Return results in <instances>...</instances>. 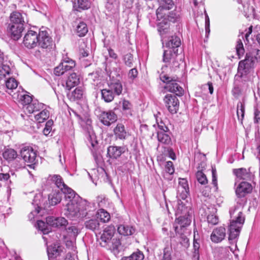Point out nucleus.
Masks as SVG:
<instances>
[{
    "mask_svg": "<svg viewBox=\"0 0 260 260\" xmlns=\"http://www.w3.org/2000/svg\"><path fill=\"white\" fill-rule=\"evenodd\" d=\"M236 49L237 54L240 56L243 55L244 52L243 45L241 39H239L237 42Z\"/></svg>",
    "mask_w": 260,
    "mask_h": 260,
    "instance_id": "57",
    "label": "nucleus"
},
{
    "mask_svg": "<svg viewBox=\"0 0 260 260\" xmlns=\"http://www.w3.org/2000/svg\"><path fill=\"white\" fill-rule=\"evenodd\" d=\"M249 53L252 54L255 60L260 61V50L254 49Z\"/></svg>",
    "mask_w": 260,
    "mask_h": 260,
    "instance_id": "63",
    "label": "nucleus"
},
{
    "mask_svg": "<svg viewBox=\"0 0 260 260\" xmlns=\"http://www.w3.org/2000/svg\"><path fill=\"white\" fill-rule=\"evenodd\" d=\"M233 174L240 180H245L250 181L252 180L253 175L250 172V168H241L239 169H234L233 170Z\"/></svg>",
    "mask_w": 260,
    "mask_h": 260,
    "instance_id": "19",
    "label": "nucleus"
},
{
    "mask_svg": "<svg viewBox=\"0 0 260 260\" xmlns=\"http://www.w3.org/2000/svg\"><path fill=\"white\" fill-rule=\"evenodd\" d=\"M123 60L125 64L128 67H132L133 62V56L131 53H127L123 56Z\"/></svg>",
    "mask_w": 260,
    "mask_h": 260,
    "instance_id": "55",
    "label": "nucleus"
},
{
    "mask_svg": "<svg viewBox=\"0 0 260 260\" xmlns=\"http://www.w3.org/2000/svg\"><path fill=\"white\" fill-rule=\"evenodd\" d=\"M125 151L123 146H110L107 149V153L109 156L113 159L119 158Z\"/></svg>",
    "mask_w": 260,
    "mask_h": 260,
    "instance_id": "21",
    "label": "nucleus"
},
{
    "mask_svg": "<svg viewBox=\"0 0 260 260\" xmlns=\"http://www.w3.org/2000/svg\"><path fill=\"white\" fill-rule=\"evenodd\" d=\"M164 101L170 113L172 114L177 113L179 109V102L175 95L168 94L165 96Z\"/></svg>",
    "mask_w": 260,
    "mask_h": 260,
    "instance_id": "11",
    "label": "nucleus"
},
{
    "mask_svg": "<svg viewBox=\"0 0 260 260\" xmlns=\"http://www.w3.org/2000/svg\"><path fill=\"white\" fill-rule=\"evenodd\" d=\"M90 5L89 0H75L73 7L75 10L80 11L87 10L90 8Z\"/></svg>",
    "mask_w": 260,
    "mask_h": 260,
    "instance_id": "31",
    "label": "nucleus"
},
{
    "mask_svg": "<svg viewBox=\"0 0 260 260\" xmlns=\"http://www.w3.org/2000/svg\"><path fill=\"white\" fill-rule=\"evenodd\" d=\"M118 0H107L106 8L109 11H113L118 8Z\"/></svg>",
    "mask_w": 260,
    "mask_h": 260,
    "instance_id": "50",
    "label": "nucleus"
},
{
    "mask_svg": "<svg viewBox=\"0 0 260 260\" xmlns=\"http://www.w3.org/2000/svg\"><path fill=\"white\" fill-rule=\"evenodd\" d=\"M225 236V229L220 226L214 229L210 236L211 241L214 243H219L222 241Z\"/></svg>",
    "mask_w": 260,
    "mask_h": 260,
    "instance_id": "20",
    "label": "nucleus"
},
{
    "mask_svg": "<svg viewBox=\"0 0 260 260\" xmlns=\"http://www.w3.org/2000/svg\"><path fill=\"white\" fill-rule=\"evenodd\" d=\"M114 134L116 139L124 140L127 136V132L125 129L124 125L122 123H118L114 128Z\"/></svg>",
    "mask_w": 260,
    "mask_h": 260,
    "instance_id": "28",
    "label": "nucleus"
},
{
    "mask_svg": "<svg viewBox=\"0 0 260 260\" xmlns=\"http://www.w3.org/2000/svg\"><path fill=\"white\" fill-rule=\"evenodd\" d=\"M191 216L189 214L179 215L176 218L173 224L175 234L180 238V244L185 247L188 245L189 239L187 236L188 232L187 227L191 223Z\"/></svg>",
    "mask_w": 260,
    "mask_h": 260,
    "instance_id": "2",
    "label": "nucleus"
},
{
    "mask_svg": "<svg viewBox=\"0 0 260 260\" xmlns=\"http://www.w3.org/2000/svg\"><path fill=\"white\" fill-rule=\"evenodd\" d=\"M178 52L173 51V50H165L163 53L162 61L166 63H172L173 67H177L179 64L177 60Z\"/></svg>",
    "mask_w": 260,
    "mask_h": 260,
    "instance_id": "15",
    "label": "nucleus"
},
{
    "mask_svg": "<svg viewBox=\"0 0 260 260\" xmlns=\"http://www.w3.org/2000/svg\"><path fill=\"white\" fill-rule=\"evenodd\" d=\"M88 206V203L86 201L78 202L76 200H72L67 205L65 214L70 218L83 217L87 214L86 211Z\"/></svg>",
    "mask_w": 260,
    "mask_h": 260,
    "instance_id": "5",
    "label": "nucleus"
},
{
    "mask_svg": "<svg viewBox=\"0 0 260 260\" xmlns=\"http://www.w3.org/2000/svg\"><path fill=\"white\" fill-rule=\"evenodd\" d=\"M175 214L176 215H181V214L187 215L189 213L188 208L180 201L177 203V207Z\"/></svg>",
    "mask_w": 260,
    "mask_h": 260,
    "instance_id": "47",
    "label": "nucleus"
},
{
    "mask_svg": "<svg viewBox=\"0 0 260 260\" xmlns=\"http://www.w3.org/2000/svg\"><path fill=\"white\" fill-rule=\"evenodd\" d=\"M157 30L161 36L169 33L170 30V23L167 20L166 18H163V19L158 23Z\"/></svg>",
    "mask_w": 260,
    "mask_h": 260,
    "instance_id": "32",
    "label": "nucleus"
},
{
    "mask_svg": "<svg viewBox=\"0 0 260 260\" xmlns=\"http://www.w3.org/2000/svg\"><path fill=\"white\" fill-rule=\"evenodd\" d=\"M178 192L182 194V198L185 199L188 194L189 187L187 181L185 179H179Z\"/></svg>",
    "mask_w": 260,
    "mask_h": 260,
    "instance_id": "29",
    "label": "nucleus"
},
{
    "mask_svg": "<svg viewBox=\"0 0 260 260\" xmlns=\"http://www.w3.org/2000/svg\"><path fill=\"white\" fill-rule=\"evenodd\" d=\"M207 221L208 223L212 225H215L218 222V217L213 214L209 215L207 216Z\"/></svg>",
    "mask_w": 260,
    "mask_h": 260,
    "instance_id": "59",
    "label": "nucleus"
},
{
    "mask_svg": "<svg viewBox=\"0 0 260 260\" xmlns=\"http://www.w3.org/2000/svg\"><path fill=\"white\" fill-rule=\"evenodd\" d=\"M14 98H16L18 102L23 106H28L32 101L31 96L26 94L25 91H22L14 93Z\"/></svg>",
    "mask_w": 260,
    "mask_h": 260,
    "instance_id": "23",
    "label": "nucleus"
},
{
    "mask_svg": "<svg viewBox=\"0 0 260 260\" xmlns=\"http://www.w3.org/2000/svg\"><path fill=\"white\" fill-rule=\"evenodd\" d=\"M237 78V81L235 82L234 86L232 89V94L233 96L238 99L241 94L242 91L243 90H246L249 88H252L253 85L251 87H246L245 86L247 81L242 82V79L240 78L239 80L238 79V78Z\"/></svg>",
    "mask_w": 260,
    "mask_h": 260,
    "instance_id": "18",
    "label": "nucleus"
},
{
    "mask_svg": "<svg viewBox=\"0 0 260 260\" xmlns=\"http://www.w3.org/2000/svg\"><path fill=\"white\" fill-rule=\"evenodd\" d=\"M47 224L53 227L65 226L68 224V221L64 217H54L52 216L46 218Z\"/></svg>",
    "mask_w": 260,
    "mask_h": 260,
    "instance_id": "22",
    "label": "nucleus"
},
{
    "mask_svg": "<svg viewBox=\"0 0 260 260\" xmlns=\"http://www.w3.org/2000/svg\"><path fill=\"white\" fill-rule=\"evenodd\" d=\"M61 192L64 194L66 199L69 200V202L72 200H76L74 199L76 194L75 192L68 186L65 188H62Z\"/></svg>",
    "mask_w": 260,
    "mask_h": 260,
    "instance_id": "43",
    "label": "nucleus"
},
{
    "mask_svg": "<svg viewBox=\"0 0 260 260\" xmlns=\"http://www.w3.org/2000/svg\"><path fill=\"white\" fill-rule=\"evenodd\" d=\"M121 83L117 80L112 81L108 84V87L101 90L102 99L106 103L111 102L115 95H119L122 91Z\"/></svg>",
    "mask_w": 260,
    "mask_h": 260,
    "instance_id": "6",
    "label": "nucleus"
},
{
    "mask_svg": "<svg viewBox=\"0 0 260 260\" xmlns=\"http://www.w3.org/2000/svg\"><path fill=\"white\" fill-rule=\"evenodd\" d=\"M181 44L180 38L176 36H173L169 38L166 46V47L168 48V49L173 50V51L178 52V48L180 46Z\"/></svg>",
    "mask_w": 260,
    "mask_h": 260,
    "instance_id": "25",
    "label": "nucleus"
},
{
    "mask_svg": "<svg viewBox=\"0 0 260 260\" xmlns=\"http://www.w3.org/2000/svg\"><path fill=\"white\" fill-rule=\"evenodd\" d=\"M174 172V169L173 162L171 161H167L165 166V172L164 173V176H165V173L169 175H172Z\"/></svg>",
    "mask_w": 260,
    "mask_h": 260,
    "instance_id": "56",
    "label": "nucleus"
},
{
    "mask_svg": "<svg viewBox=\"0 0 260 260\" xmlns=\"http://www.w3.org/2000/svg\"><path fill=\"white\" fill-rule=\"evenodd\" d=\"M76 31L79 36H85L88 32L87 25L84 22H80L77 26Z\"/></svg>",
    "mask_w": 260,
    "mask_h": 260,
    "instance_id": "48",
    "label": "nucleus"
},
{
    "mask_svg": "<svg viewBox=\"0 0 260 260\" xmlns=\"http://www.w3.org/2000/svg\"><path fill=\"white\" fill-rule=\"evenodd\" d=\"M17 155V152L13 149H8L3 153L4 158L9 161L16 158Z\"/></svg>",
    "mask_w": 260,
    "mask_h": 260,
    "instance_id": "42",
    "label": "nucleus"
},
{
    "mask_svg": "<svg viewBox=\"0 0 260 260\" xmlns=\"http://www.w3.org/2000/svg\"><path fill=\"white\" fill-rule=\"evenodd\" d=\"M10 68L8 62L4 60L3 53L0 51V76L5 77L10 74Z\"/></svg>",
    "mask_w": 260,
    "mask_h": 260,
    "instance_id": "27",
    "label": "nucleus"
},
{
    "mask_svg": "<svg viewBox=\"0 0 260 260\" xmlns=\"http://www.w3.org/2000/svg\"><path fill=\"white\" fill-rule=\"evenodd\" d=\"M51 181L54 183L56 186L62 191V188H65L67 185L64 183L62 177L59 175H54L51 177Z\"/></svg>",
    "mask_w": 260,
    "mask_h": 260,
    "instance_id": "41",
    "label": "nucleus"
},
{
    "mask_svg": "<svg viewBox=\"0 0 260 260\" xmlns=\"http://www.w3.org/2000/svg\"><path fill=\"white\" fill-rule=\"evenodd\" d=\"M196 178L198 181L202 185H205L208 183L206 176L202 171H198L196 173Z\"/></svg>",
    "mask_w": 260,
    "mask_h": 260,
    "instance_id": "52",
    "label": "nucleus"
},
{
    "mask_svg": "<svg viewBox=\"0 0 260 260\" xmlns=\"http://www.w3.org/2000/svg\"><path fill=\"white\" fill-rule=\"evenodd\" d=\"M138 75V71L136 68H133L129 70L128 73V78L131 80L135 79Z\"/></svg>",
    "mask_w": 260,
    "mask_h": 260,
    "instance_id": "62",
    "label": "nucleus"
},
{
    "mask_svg": "<svg viewBox=\"0 0 260 260\" xmlns=\"http://www.w3.org/2000/svg\"><path fill=\"white\" fill-rule=\"evenodd\" d=\"M252 190V187L250 183L243 181L241 182L236 189V196L239 198H243L247 194L249 193Z\"/></svg>",
    "mask_w": 260,
    "mask_h": 260,
    "instance_id": "16",
    "label": "nucleus"
},
{
    "mask_svg": "<svg viewBox=\"0 0 260 260\" xmlns=\"http://www.w3.org/2000/svg\"><path fill=\"white\" fill-rule=\"evenodd\" d=\"M254 123H257L260 120V111L258 109H255L254 110Z\"/></svg>",
    "mask_w": 260,
    "mask_h": 260,
    "instance_id": "64",
    "label": "nucleus"
},
{
    "mask_svg": "<svg viewBox=\"0 0 260 260\" xmlns=\"http://www.w3.org/2000/svg\"><path fill=\"white\" fill-rule=\"evenodd\" d=\"M98 217L103 222H108L111 218L110 214L103 209H100L98 212Z\"/></svg>",
    "mask_w": 260,
    "mask_h": 260,
    "instance_id": "49",
    "label": "nucleus"
},
{
    "mask_svg": "<svg viewBox=\"0 0 260 260\" xmlns=\"http://www.w3.org/2000/svg\"><path fill=\"white\" fill-rule=\"evenodd\" d=\"M49 117V112L46 109H42L41 111L35 114V119L39 123H42L47 120Z\"/></svg>",
    "mask_w": 260,
    "mask_h": 260,
    "instance_id": "39",
    "label": "nucleus"
},
{
    "mask_svg": "<svg viewBox=\"0 0 260 260\" xmlns=\"http://www.w3.org/2000/svg\"><path fill=\"white\" fill-rule=\"evenodd\" d=\"M26 16L25 13L17 11H14L11 14L9 27L11 37L13 40H18L21 37L25 24Z\"/></svg>",
    "mask_w": 260,
    "mask_h": 260,
    "instance_id": "4",
    "label": "nucleus"
},
{
    "mask_svg": "<svg viewBox=\"0 0 260 260\" xmlns=\"http://www.w3.org/2000/svg\"><path fill=\"white\" fill-rule=\"evenodd\" d=\"M62 252L61 246L58 244H54L47 248V253L49 260H52L56 258L61 254Z\"/></svg>",
    "mask_w": 260,
    "mask_h": 260,
    "instance_id": "24",
    "label": "nucleus"
},
{
    "mask_svg": "<svg viewBox=\"0 0 260 260\" xmlns=\"http://www.w3.org/2000/svg\"><path fill=\"white\" fill-rule=\"evenodd\" d=\"M39 33L30 30L25 35L23 43L28 49H32L38 46Z\"/></svg>",
    "mask_w": 260,
    "mask_h": 260,
    "instance_id": "10",
    "label": "nucleus"
},
{
    "mask_svg": "<svg viewBox=\"0 0 260 260\" xmlns=\"http://www.w3.org/2000/svg\"><path fill=\"white\" fill-rule=\"evenodd\" d=\"M117 231L121 235L130 236L134 234L135 229L132 226L120 224L118 226Z\"/></svg>",
    "mask_w": 260,
    "mask_h": 260,
    "instance_id": "36",
    "label": "nucleus"
},
{
    "mask_svg": "<svg viewBox=\"0 0 260 260\" xmlns=\"http://www.w3.org/2000/svg\"><path fill=\"white\" fill-rule=\"evenodd\" d=\"M241 7H239V9L244 13L247 14L253 10L252 7H250V4L245 1H241Z\"/></svg>",
    "mask_w": 260,
    "mask_h": 260,
    "instance_id": "54",
    "label": "nucleus"
},
{
    "mask_svg": "<svg viewBox=\"0 0 260 260\" xmlns=\"http://www.w3.org/2000/svg\"><path fill=\"white\" fill-rule=\"evenodd\" d=\"M230 213L233 219L229 227V241L230 244H234L237 242L241 228L244 223L245 217L242 212L238 211L236 208L231 210Z\"/></svg>",
    "mask_w": 260,
    "mask_h": 260,
    "instance_id": "1",
    "label": "nucleus"
},
{
    "mask_svg": "<svg viewBox=\"0 0 260 260\" xmlns=\"http://www.w3.org/2000/svg\"><path fill=\"white\" fill-rule=\"evenodd\" d=\"M67 231L69 236L73 239H76L79 233L78 229L75 225L69 226L67 229Z\"/></svg>",
    "mask_w": 260,
    "mask_h": 260,
    "instance_id": "51",
    "label": "nucleus"
},
{
    "mask_svg": "<svg viewBox=\"0 0 260 260\" xmlns=\"http://www.w3.org/2000/svg\"><path fill=\"white\" fill-rule=\"evenodd\" d=\"M161 80L166 83L165 89L167 91L174 93L177 96H182L184 93L183 89L178 84L174 77L164 75L160 77Z\"/></svg>",
    "mask_w": 260,
    "mask_h": 260,
    "instance_id": "7",
    "label": "nucleus"
},
{
    "mask_svg": "<svg viewBox=\"0 0 260 260\" xmlns=\"http://www.w3.org/2000/svg\"><path fill=\"white\" fill-rule=\"evenodd\" d=\"M38 228L39 230L42 231L44 234L48 233L46 229V223L42 220H38L37 222Z\"/></svg>",
    "mask_w": 260,
    "mask_h": 260,
    "instance_id": "60",
    "label": "nucleus"
},
{
    "mask_svg": "<svg viewBox=\"0 0 260 260\" xmlns=\"http://www.w3.org/2000/svg\"><path fill=\"white\" fill-rule=\"evenodd\" d=\"M107 246L115 255L118 254L121 249V242L119 239L118 238H113L110 242V244Z\"/></svg>",
    "mask_w": 260,
    "mask_h": 260,
    "instance_id": "35",
    "label": "nucleus"
},
{
    "mask_svg": "<svg viewBox=\"0 0 260 260\" xmlns=\"http://www.w3.org/2000/svg\"><path fill=\"white\" fill-rule=\"evenodd\" d=\"M20 154L24 161L28 164L27 165L30 168H32L35 164L37 157V153L32 147L28 146L22 147L20 149Z\"/></svg>",
    "mask_w": 260,
    "mask_h": 260,
    "instance_id": "8",
    "label": "nucleus"
},
{
    "mask_svg": "<svg viewBox=\"0 0 260 260\" xmlns=\"http://www.w3.org/2000/svg\"><path fill=\"white\" fill-rule=\"evenodd\" d=\"M157 138L159 142L168 145L171 143L170 132L157 131Z\"/></svg>",
    "mask_w": 260,
    "mask_h": 260,
    "instance_id": "33",
    "label": "nucleus"
},
{
    "mask_svg": "<svg viewBox=\"0 0 260 260\" xmlns=\"http://www.w3.org/2000/svg\"><path fill=\"white\" fill-rule=\"evenodd\" d=\"M44 105L37 101H32L30 104L26 107V109L29 113H33L42 110Z\"/></svg>",
    "mask_w": 260,
    "mask_h": 260,
    "instance_id": "37",
    "label": "nucleus"
},
{
    "mask_svg": "<svg viewBox=\"0 0 260 260\" xmlns=\"http://www.w3.org/2000/svg\"><path fill=\"white\" fill-rule=\"evenodd\" d=\"M255 63L254 58L251 53H247L245 59L239 62L238 73L235 77L242 79V82L247 81L246 87H251L253 85L251 77L248 75L250 70L254 68Z\"/></svg>",
    "mask_w": 260,
    "mask_h": 260,
    "instance_id": "3",
    "label": "nucleus"
},
{
    "mask_svg": "<svg viewBox=\"0 0 260 260\" xmlns=\"http://www.w3.org/2000/svg\"><path fill=\"white\" fill-rule=\"evenodd\" d=\"M62 198V194L58 190L52 192L48 196L49 203L54 206L60 203Z\"/></svg>",
    "mask_w": 260,
    "mask_h": 260,
    "instance_id": "34",
    "label": "nucleus"
},
{
    "mask_svg": "<svg viewBox=\"0 0 260 260\" xmlns=\"http://www.w3.org/2000/svg\"><path fill=\"white\" fill-rule=\"evenodd\" d=\"M83 91L79 88H76L71 93L68 94L70 100L72 101H75L81 99L83 96Z\"/></svg>",
    "mask_w": 260,
    "mask_h": 260,
    "instance_id": "40",
    "label": "nucleus"
},
{
    "mask_svg": "<svg viewBox=\"0 0 260 260\" xmlns=\"http://www.w3.org/2000/svg\"><path fill=\"white\" fill-rule=\"evenodd\" d=\"M39 197H41L40 195L36 196L33 200L32 204H34V205H37L38 207L36 208V209L34 211L31 212L29 214L28 216L30 220H32L34 218L35 216L37 215L40 212V209L41 208V204L40 203L37 202V199Z\"/></svg>",
    "mask_w": 260,
    "mask_h": 260,
    "instance_id": "45",
    "label": "nucleus"
},
{
    "mask_svg": "<svg viewBox=\"0 0 260 260\" xmlns=\"http://www.w3.org/2000/svg\"><path fill=\"white\" fill-rule=\"evenodd\" d=\"M53 45L52 40L45 30H40L39 32L38 46L43 49H49Z\"/></svg>",
    "mask_w": 260,
    "mask_h": 260,
    "instance_id": "13",
    "label": "nucleus"
},
{
    "mask_svg": "<svg viewBox=\"0 0 260 260\" xmlns=\"http://www.w3.org/2000/svg\"><path fill=\"white\" fill-rule=\"evenodd\" d=\"M100 118L105 125L109 126L117 119V115L112 111H103L101 113Z\"/></svg>",
    "mask_w": 260,
    "mask_h": 260,
    "instance_id": "17",
    "label": "nucleus"
},
{
    "mask_svg": "<svg viewBox=\"0 0 260 260\" xmlns=\"http://www.w3.org/2000/svg\"><path fill=\"white\" fill-rule=\"evenodd\" d=\"M245 114V104L243 102L238 103L237 107V115L238 118L241 122L244 119Z\"/></svg>",
    "mask_w": 260,
    "mask_h": 260,
    "instance_id": "46",
    "label": "nucleus"
},
{
    "mask_svg": "<svg viewBox=\"0 0 260 260\" xmlns=\"http://www.w3.org/2000/svg\"><path fill=\"white\" fill-rule=\"evenodd\" d=\"M75 67V62L69 57H64L59 64L55 67L54 73L56 76H60Z\"/></svg>",
    "mask_w": 260,
    "mask_h": 260,
    "instance_id": "9",
    "label": "nucleus"
},
{
    "mask_svg": "<svg viewBox=\"0 0 260 260\" xmlns=\"http://www.w3.org/2000/svg\"><path fill=\"white\" fill-rule=\"evenodd\" d=\"M85 227L93 232L100 230L101 224L97 218H92L87 220L84 222Z\"/></svg>",
    "mask_w": 260,
    "mask_h": 260,
    "instance_id": "30",
    "label": "nucleus"
},
{
    "mask_svg": "<svg viewBox=\"0 0 260 260\" xmlns=\"http://www.w3.org/2000/svg\"><path fill=\"white\" fill-rule=\"evenodd\" d=\"M114 234V228L113 226H108L104 229L100 239V244L102 247H107L110 244Z\"/></svg>",
    "mask_w": 260,
    "mask_h": 260,
    "instance_id": "12",
    "label": "nucleus"
},
{
    "mask_svg": "<svg viewBox=\"0 0 260 260\" xmlns=\"http://www.w3.org/2000/svg\"><path fill=\"white\" fill-rule=\"evenodd\" d=\"M159 7L156 10V16L158 20L162 19L163 15L166 14V11L172 9L174 6L172 0H159Z\"/></svg>",
    "mask_w": 260,
    "mask_h": 260,
    "instance_id": "14",
    "label": "nucleus"
},
{
    "mask_svg": "<svg viewBox=\"0 0 260 260\" xmlns=\"http://www.w3.org/2000/svg\"><path fill=\"white\" fill-rule=\"evenodd\" d=\"M6 85L8 89L13 90L18 86L17 81L13 78H10L6 81Z\"/></svg>",
    "mask_w": 260,
    "mask_h": 260,
    "instance_id": "53",
    "label": "nucleus"
},
{
    "mask_svg": "<svg viewBox=\"0 0 260 260\" xmlns=\"http://www.w3.org/2000/svg\"><path fill=\"white\" fill-rule=\"evenodd\" d=\"M166 18L167 20L175 23L180 20V14L178 12L172 11L166 12V15H163L162 18Z\"/></svg>",
    "mask_w": 260,
    "mask_h": 260,
    "instance_id": "38",
    "label": "nucleus"
},
{
    "mask_svg": "<svg viewBox=\"0 0 260 260\" xmlns=\"http://www.w3.org/2000/svg\"><path fill=\"white\" fill-rule=\"evenodd\" d=\"M172 249L169 247H166L164 249V256L162 260H171Z\"/></svg>",
    "mask_w": 260,
    "mask_h": 260,
    "instance_id": "58",
    "label": "nucleus"
},
{
    "mask_svg": "<svg viewBox=\"0 0 260 260\" xmlns=\"http://www.w3.org/2000/svg\"><path fill=\"white\" fill-rule=\"evenodd\" d=\"M80 83V77L78 75L75 73H72L70 74L66 81V87L68 90L78 85Z\"/></svg>",
    "mask_w": 260,
    "mask_h": 260,
    "instance_id": "26",
    "label": "nucleus"
},
{
    "mask_svg": "<svg viewBox=\"0 0 260 260\" xmlns=\"http://www.w3.org/2000/svg\"><path fill=\"white\" fill-rule=\"evenodd\" d=\"M212 184L214 186L216 187L217 185V173L215 168L212 167Z\"/></svg>",
    "mask_w": 260,
    "mask_h": 260,
    "instance_id": "61",
    "label": "nucleus"
},
{
    "mask_svg": "<svg viewBox=\"0 0 260 260\" xmlns=\"http://www.w3.org/2000/svg\"><path fill=\"white\" fill-rule=\"evenodd\" d=\"M144 255L142 252L138 250L134 252L131 255L128 256H124L122 257L121 260H143Z\"/></svg>",
    "mask_w": 260,
    "mask_h": 260,
    "instance_id": "44",
    "label": "nucleus"
}]
</instances>
